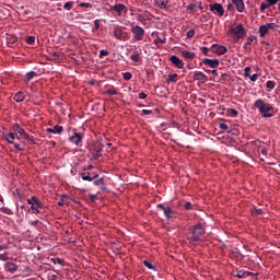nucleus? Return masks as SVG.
<instances>
[{
    "mask_svg": "<svg viewBox=\"0 0 280 280\" xmlns=\"http://www.w3.org/2000/svg\"><path fill=\"white\" fill-rule=\"evenodd\" d=\"M205 225L202 223L195 224L189 228L187 240L189 242H200L202 240V235H205Z\"/></svg>",
    "mask_w": 280,
    "mask_h": 280,
    "instance_id": "nucleus-1",
    "label": "nucleus"
},
{
    "mask_svg": "<svg viewBox=\"0 0 280 280\" xmlns=\"http://www.w3.org/2000/svg\"><path fill=\"white\" fill-rule=\"evenodd\" d=\"M228 34L229 36H231L234 43H240V39L246 36V28H244V24L240 23V24H236L235 26H232L228 31Z\"/></svg>",
    "mask_w": 280,
    "mask_h": 280,
    "instance_id": "nucleus-2",
    "label": "nucleus"
},
{
    "mask_svg": "<svg viewBox=\"0 0 280 280\" xmlns=\"http://www.w3.org/2000/svg\"><path fill=\"white\" fill-rule=\"evenodd\" d=\"M254 106L256 108H258L259 113H261V115H264V117H272V115L268 114L270 113V109L272 108V106H270V104H266V102H264V100H257L254 103Z\"/></svg>",
    "mask_w": 280,
    "mask_h": 280,
    "instance_id": "nucleus-3",
    "label": "nucleus"
},
{
    "mask_svg": "<svg viewBox=\"0 0 280 280\" xmlns=\"http://www.w3.org/2000/svg\"><path fill=\"white\" fill-rule=\"evenodd\" d=\"M110 12H115L117 16H126L128 14V7L124 3H117L114 5H110Z\"/></svg>",
    "mask_w": 280,
    "mask_h": 280,
    "instance_id": "nucleus-4",
    "label": "nucleus"
},
{
    "mask_svg": "<svg viewBox=\"0 0 280 280\" xmlns=\"http://www.w3.org/2000/svg\"><path fill=\"white\" fill-rule=\"evenodd\" d=\"M158 209H162V211H164V215L166 220H172L176 217V211H174L170 206H164L163 203H159Z\"/></svg>",
    "mask_w": 280,
    "mask_h": 280,
    "instance_id": "nucleus-5",
    "label": "nucleus"
},
{
    "mask_svg": "<svg viewBox=\"0 0 280 280\" xmlns=\"http://www.w3.org/2000/svg\"><path fill=\"white\" fill-rule=\"evenodd\" d=\"M131 32L136 40H143V36H145V30H143V27L136 25L131 27Z\"/></svg>",
    "mask_w": 280,
    "mask_h": 280,
    "instance_id": "nucleus-6",
    "label": "nucleus"
},
{
    "mask_svg": "<svg viewBox=\"0 0 280 280\" xmlns=\"http://www.w3.org/2000/svg\"><path fill=\"white\" fill-rule=\"evenodd\" d=\"M209 10L210 12H212L213 14H217L219 16H224V7H222V4L215 2L213 4L209 5Z\"/></svg>",
    "mask_w": 280,
    "mask_h": 280,
    "instance_id": "nucleus-7",
    "label": "nucleus"
},
{
    "mask_svg": "<svg viewBox=\"0 0 280 280\" xmlns=\"http://www.w3.org/2000/svg\"><path fill=\"white\" fill-rule=\"evenodd\" d=\"M84 139V133L82 132H73V135L69 138L70 143L74 145H82V140Z\"/></svg>",
    "mask_w": 280,
    "mask_h": 280,
    "instance_id": "nucleus-8",
    "label": "nucleus"
},
{
    "mask_svg": "<svg viewBox=\"0 0 280 280\" xmlns=\"http://www.w3.org/2000/svg\"><path fill=\"white\" fill-rule=\"evenodd\" d=\"M211 49H212L213 54H217V56H224V54H226V51H229L226 46H222V45H218V44H213Z\"/></svg>",
    "mask_w": 280,
    "mask_h": 280,
    "instance_id": "nucleus-9",
    "label": "nucleus"
},
{
    "mask_svg": "<svg viewBox=\"0 0 280 280\" xmlns=\"http://www.w3.org/2000/svg\"><path fill=\"white\" fill-rule=\"evenodd\" d=\"M80 176L82 180H88L89 183H92V180H95V178H100V174L91 172L80 173Z\"/></svg>",
    "mask_w": 280,
    "mask_h": 280,
    "instance_id": "nucleus-10",
    "label": "nucleus"
},
{
    "mask_svg": "<svg viewBox=\"0 0 280 280\" xmlns=\"http://www.w3.org/2000/svg\"><path fill=\"white\" fill-rule=\"evenodd\" d=\"M170 61L176 67V69H185V61L176 55L171 56Z\"/></svg>",
    "mask_w": 280,
    "mask_h": 280,
    "instance_id": "nucleus-11",
    "label": "nucleus"
},
{
    "mask_svg": "<svg viewBox=\"0 0 280 280\" xmlns=\"http://www.w3.org/2000/svg\"><path fill=\"white\" fill-rule=\"evenodd\" d=\"M203 65L210 67V69H218L220 67V60L206 58L202 60Z\"/></svg>",
    "mask_w": 280,
    "mask_h": 280,
    "instance_id": "nucleus-12",
    "label": "nucleus"
},
{
    "mask_svg": "<svg viewBox=\"0 0 280 280\" xmlns=\"http://www.w3.org/2000/svg\"><path fill=\"white\" fill-rule=\"evenodd\" d=\"M7 45L8 47H16V45H19V37L14 35H8Z\"/></svg>",
    "mask_w": 280,
    "mask_h": 280,
    "instance_id": "nucleus-13",
    "label": "nucleus"
},
{
    "mask_svg": "<svg viewBox=\"0 0 280 280\" xmlns=\"http://www.w3.org/2000/svg\"><path fill=\"white\" fill-rule=\"evenodd\" d=\"M114 36L117 40H124V38H126V36H124V28H121V26H115Z\"/></svg>",
    "mask_w": 280,
    "mask_h": 280,
    "instance_id": "nucleus-14",
    "label": "nucleus"
},
{
    "mask_svg": "<svg viewBox=\"0 0 280 280\" xmlns=\"http://www.w3.org/2000/svg\"><path fill=\"white\" fill-rule=\"evenodd\" d=\"M4 270H7V272H16L19 270V265L8 261L4 266Z\"/></svg>",
    "mask_w": 280,
    "mask_h": 280,
    "instance_id": "nucleus-15",
    "label": "nucleus"
},
{
    "mask_svg": "<svg viewBox=\"0 0 280 280\" xmlns=\"http://www.w3.org/2000/svg\"><path fill=\"white\" fill-rule=\"evenodd\" d=\"M62 126L56 125L54 128H47L46 132H49L50 135H62Z\"/></svg>",
    "mask_w": 280,
    "mask_h": 280,
    "instance_id": "nucleus-16",
    "label": "nucleus"
},
{
    "mask_svg": "<svg viewBox=\"0 0 280 280\" xmlns=\"http://www.w3.org/2000/svg\"><path fill=\"white\" fill-rule=\"evenodd\" d=\"M232 3H234V5L236 7L237 12H244V0H232Z\"/></svg>",
    "mask_w": 280,
    "mask_h": 280,
    "instance_id": "nucleus-17",
    "label": "nucleus"
},
{
    "mask_svg": "<svg viewBox=\"0 0 280 280\" xmlns=\"http://www.w3.org/2000/svg\"><path fill=\"white\" fill-rule=\"evenodd\" d=\"M180 54L186 60H194L196 58V54L188 50H182Z\"/></svg>",
    "mask_w": 280,
    "mask_h": 280,
    "instance_id": "nucleus-18",
    "label": "nucleus"
},
{
    "mask_svg": "<svg viewBox=\"0 0 280 280\" xmlns=\"http://www.w3.org/2000/svg\"><path fill=\"white\" fill-rule=\"evenodd\" d=\"M14 102L21 103V102H25V92H18L15 93V95L13 96Z\"/></svg>",
    "mask_w": 280,
    "mask_h": 280,
    "instance_id": "nucleus-19",
    "label": "nucleus"
},
{
    "mask_svg": "<svg viewBox=\"0 0 280 280\" xmlns=\"http://www.w3.org/2000/svg\"><path fill=\"white\" fill-rule=\"evenodd\" d=\"M167 84H176V82H178V73H171L168 74L167 79H166Z\"/></svg>",
    "mask_w": 280,
    "mask_h": 280,
    "instance_id": "nucleus-20",
    "label": "nucleus"
},
{
    "mask_svg": "<svg viewBox=\"0 0 280 280\" xmlns=\"http://www.w3.org/2000/svg\"><path fill=\"white\" fill-rule=\"evenodd\" d=\"M27 203L31 205V207H34V205L40 206V199L37 196H33L32 198L27 199Z\"/></svg>",
    "mask_w": 280,
    "mask_h": 280,
    "instance_id": "nucleus-21",
    "label": "nucleus"
},
{
    "mask_svg": "<svg viewBox=\"0 0 280 280\" xmlns=\"http://www.w3.org/2000/svg\"><path fill=\"white\" fill-rule=\"evenodd\" d=\"M253 275L250 271H237L236 277L237 279H246V277H253Z\"/></svg>",
    "mask_w": 280,
    "mask_h": 280,
    "instance_id": "nucleus-22",
    "label": "nucleus"
},
{
    "mask_svg": "<svg viewBox=\"0 0 280 280\" xmlns=\"http://www.w3.org/2000/svg\"><path fill=\"white\" fill-rule=\"evenodd\" d=\"M258 32H259L260 38H264V36H266V34H268L269 32L268 26L266 24L260 25Z\"/></svg>",
    "mask_w": 280,
    "mask_h": 280,
    "instance_id": "nucleus-23",
    "label": "nucleus"
},
{
    "mask_svg": "<svg viewBox=\"0 0 280 280\" xmlns=\"http://www.w3.org/2000/svg\"><path fill=\"white\" fill-rule=\"evenodd\" d=\"M194 80H198V81L207 80V74H205L201 71L195 72Z\"/></svg>",
    "mask_w": 280,
    "mask_h": 280,
    "instance_id": "nucleus-24",
    "label": "nucleus"
},
{
    "mask_svg": "<svg viewBox=\"0 0 280 280\" xmlns=\"http://www.w3.org/2000/svg\"><path fill=\"white\" fill-rule=\"evenodd\" d=\"M40 209H43V202L40 201H39V206L38 205L31 206V210L35 215H38V213H40Z\"/></svg>",
    "mask_w": 280,
    "mask_h": 280,
    "instance_id": "nucleus-25",
    "label": "nucleus"
},
{
    "mask_svg": "<svg viewBox=\"0 0 280 280\" xmlns=\"http://www.w3.org/2000/svg\"><path fill=\"white\" fill-rule=\"evenodd\" d=\"M5 141L8 143H14V140L16 139V133L14 132H9L8 135L4 136Z\"/></svg>",
    "mask_w": 280,
    "mask_h": 280,
    "instance_id": "nucleus-26",
    "label": "nucleus"
},
{
    "mask_svg": "<svg viewBox=\"0 0 280 280\" xmlns=\"http://www.w3.org/2000/svg\"><path fill=\"white\" fill-rule=\"evenodd\" d=\"M237 115H240L237 109H235V108H228L226 109V117H236Z\"/></svg>",
    "mask_w": 280,
    "mask_h": 280,
    "instance_id": "nucleus-27",
    "label": "nucleus"
},
{
    "mask_svg": "<svg viewBox=\"0 0 280 280\" xmlns=\"http://www.w3.org/2000/svg\"><path fill=\"white\" fill-rule=\"evenodd\" d=\"M34 78H36V72L31 71V72L26 73V75H25V82H26V84H27L31 80H33Z\"/></svg>",
    "mask_w": 280,
    "mask_h": 280,
    "instance_id": "nucleus-28",
    "label": "nucleus"
},
{
    "mask_svg": "<svg viewBox=\"0 0 280 280\" xmlns=\"http://www.w3.org/2000/svg\"><path fill=\"white\" fill-rule=\"evenodd\" d=\"M219 127L221 128V130H229V125H226L225 119H220L219 120Z\"/></svg>",
    "mask_w": 280,
    "mask_h": 280,
    "instance_id": "nucleus-29",
    "label": "nucleus"
},
{
    "mask_svg": "<svg viewBox=\"0 0 280 280\" xmlns=\"http://www.w3.org/2000/svg\"><path fill=\"white\" fill-rule=\"evenodd\" d=\"M155 5L160 8V10H165V8H167V1H155Z\"/></svg>",
    "mask_w": 280,
    "mask_h": 280,
    "instance_id": "nucleus-30",
    "label": "nucleus"
},
{
    "mask_svg": "<svg viewBox=\"0 0 280 280\" xmlns=\"http://www.w3.org/2000/svg\"><path fill=\"white\" fill-rule=\"evenodd\" d=\"M104 94L105 95H117V89H115V86H112L107 91H105Z\"/></svg>",
    "mask_w": 280,
    "mask_h": 280,
    "instance_id": "nucleus-31",
    "label": "nucleus"
},
{
    "mask_svg": "<svg viewBox=\"0 0 280 280\" xmlns=\"http://www.w3.org/2000/svg\"><path fill=\"white\" fill-rule=\"evenodd\" d=\"M130 59L132 60V62H141V55H139V52H136L131 55Z\"/></svg>",
    "mask_w": 280,
    "mask_h": 280,
    "instance_id": "nucleus-32",
    "label": "nucleus"
},
{
    "mask_svg": "<svg viewBox=\"0 0 280 280\" xmlns=\"http://www.w3.org/2000/svg\"><path fill=\"white\" fill-rule=\"evenodd\" d=\"M18 133L20 137H23V139H30V135H27V132H25V129H23V128H20L18 130Z\"/></svg>",
    "mask_w": 280,
    "mask_h": 280,
    "instance_id": "nucleus-33",
    "label": "nucleus"
},
{
    "mask_svg": "<svg viewBox=\"0 0 280 280\" xmlns=\"http://www.w3.org/2000/svg\"><path fill=\"white\" fill-rule=\"evenodd\" d=\"M143 266H145V268H149V270H156V267L148 260H143Z\"/></svg>",
    "mask_w": 280,
    "mask_h": 280,
    "instance_id": "nucleus-34",
    "label": "nucleus"
},
{
    "mask_svg": "<svg viewBox=\"0 0 280 280\" xmlns=\"http://www.w3.org/2000/svg\"><path fill=\"white\" fill-rule=\"evenodd\" d=\"M277 86V83L275 81H267L266 88L272 91Z\"/></svg>",
    "mask_w": 280,
    "mask_h": 280,
    "instance_id": "nucleus-35",
    "label": "nucleus"
},
{
    "mask_svg": "<svg viewBox=\"0 0 280 280\" xmlns=\"http://www.w3.org/2000/svg\"><path fill=\"white\" fill-rule=\"evenodd\" d=\"M270 5H272V4H270V2H268V3L262 2L260 4V12H266V10H268V8H270Z\"/></svg>",
    "mask_w": 280,
    "mask_h": 280,
    "instance_id": "nucleus-36",
    "label": "nucleus"
},
{
    "mask_svg": "<svg viewBox=\"0 0 280 280\" xmlns=\"http://www.w3.org/2000/svg\"><path fill=\"white\" fill-rule=\"evenodd\" d=\"M94 185L96 187H102L104 185V178H95L94 179Z\"/></svg>",
    "mask_w": 280,
    "mask_h": 280,
    "instance_id": "nucleus-37",
    "label": "nucleus"
},
{
    "mask_svg": "<svg viewBox=\"0 0 280 280\" xmlns=\"http://www.w3.org/2000/svg\"><path fill=\"white\" fill-rule=\"evenodd\" d=\"M253 145H255L256 148H258V150L265 145L266 143L261 142V140H254L253 142Z\"/></svg>",
    "mask_w": 280,
    "mask_h": 280,
    "instance_id": "nucleus-38",
    "label": "nucleus"
},
{
    "mask_svg": "<svg viewBox=\"0 0 280 280\" xmlns=\"http://www.w3.org/2000/svg\"><path fill=\"white\" fill-rule=\"evenodd\" d=\"M0 211H2V213H5L7 215H12V209L8 207H2Z\"/></svg>",
    "mask_w": 280,
    "mask_h": 280,
    "instance_id": "nucleus-39",
    "label": "nucleus"
},
{
    "mask_svg": "<svg viewBox=\"0 0 280 280\" xmlns=\"http://www.w3.org/2000/svg\"><path fill=\"white\" fill-rule=\"evenodd\" d=\"M65 10H73V1L66 2L63 4Z\"/></svg>",
    "mask_w": 280,
    "mask_h": 280,
    "instance_id": "nucleus-40",
    "label": "nucleus"
},
{
    "mask_svg": "<svg viewBox=\"0 0 280 280\" xmlns=\"http://www.w3.org/2000/svg\"><path fill=\"white\" fill-rule=\"evenodd\" d=\"M257 40V37L255 35H252L247 38L245 45H253V42Z\"/></svg>",
    "mask_w": 280,
    "mask_h": 280,
    "instance_id": "nucleus-41",
    "label": "nucleus"
},
{
    "mask_svg": "<svg viewBox=\"0 0 280 280\" xmlns=\"http://www.w3.org/2000/svg\"><path fill=\"white\" fill-rule=\"evenodd\" d=\"M26 43H27V45H34V43H36V37L27 36L26 37Z\"/></svg>",
    "mask_w": 280,
    "mask_h": 280,
    "instance_id": "nucleus-42",
    "label": "nucleus"
},
{
    "mask_svg": "<svg viewBox=\"0 0 280 280\" xmlns=\"http://www.w3.org/2000/svg\"><path fill=\"white\" fill-rule=\"evenodd\" d=\"M267 26V30H277V27H279V25H277L276 23H267L265 24Z\"/></svg>",
    "mask_w": 280,
    "mask_h": 280,
    "instance_id": "nucleus-43",
    "label": "nucleus"
},
{
    "mask_svg": "<svg viewBox=\"0 0 280 280\" xmlns=\"http://www.w3.org/2000/svg\"><path fill=\"white\" fill-rule=\"evenodd\" d=\"M261 152L262 156H268V149H266V144L258 149Z\"/></svg>",
    "mask_w": 280,
    "mask_h": 280,
    "instance_id": "nucleus-44",
    "label": "nucleus"
},
{
    "mask_svg": "<svg viewBox=\"0 0 280 280\" xmlns=\"http://www.w3.org/2000/svg\"><path fill=\"white\" fill-rule=\"evenodd\" d=\"M187 38H194L196 36V31L195 30H189L186 34Z\"/></svg>",
    "mask_w": 280,
    "mask_h": 280,
    "instance_id": "nucleus-45",
    "label": "nucleus"
},
{
    "mask_svg": "<svg viewBox=\"0 0 280 280\" xmlns=\"http://www.w3.org/2000/svg\"><path fill=\"white\" fill-rule=\"evenodd\" d=\"M8 259H10V257H8V253L0 254L1 261H8Z\"/></svg>",
    "mask_w": 280,
    "mask_h": 280,
    "instance_id": "nucleus-46",
    "label": "nucleus"
},
{
    "mask_svg": "<svg viewBox=\"0 0 280 280\" xmlns=\"http://www.w3.org/2000/svg\"><path fill=\"white\" fill-rule=\"evenodd\" d=\"M165 40H166V38H161V37H156L155 39H154V44L155 45H159V43H161L162 45L165 43Z\"/></svg>",
    "mask_w": 280,
    "mask_h": 280,
    "instance_id": "nucleus-47",
    "label": "nucleus"
},
{
    "mask_svg": "<svg viewBox=\"0 0 280 280\" xmlns=\"http://www.w3.org/2000/svg\"><path fill=\"white\" fill-rule=\"evenodd\" d=\"M122 78H124V80H132V73H130V72H125V73L122 74Z\"/></svg>",
    "mask_w": 280,
    "mask_h": 280,
    "instance_id": "nucleus-48",
    "label": "nucleus"
},
{
    "mask_svg": "<svg viewBox=\"0 0 280 280\" xmlns=\"http://www.w3.org/2000/svg\"><path fill=\"white\" fill-rule=\"evenodd\" d=\"M244 77H245V78H250V67H246V68L244 69Z\"/></svg>",
    "mask_w": 280,
    "mask_h": 280,
    "instance_id": "nucleus-49",
    "label": "nucleus"
},
{
    "mask_svg": "<svg viewBox=\"0 0 280 280\" xmlns=\"http://www.w3.org/2000/svg\"><path fill=\"white\" fill-rule=\"evenodd\" d=\"M184 208L186 209V211H191V209H194V206L191 205V202L187 201Z\"/></svg>",
    "mask_w": 280,
    "mask_h": 280,
    "instance_id": "nucleus-50",
    "label": "nucleus"
},
{
    "mask_svg": "<svg viewBox=\"0 0 280 280\" xmlns=\"http://www.w3.org/2000/svg\"><path fill=\"white\" fill-rule=\"evenodd\" d=\"M248 78H249L250 82H257V78H259V74H257V73H255L253 75L249 74Z\"/></svg>",
    "mask_w": 280,
    "mask_h": 280,
    "instance_id": "nucleus-51",
    "label": "nucleus"
},
{
    "mask_svg": "<svg viewBox=\"0 0 280 280\" xmlns=\"http://www.w3.org/2000/svg\"><path fill=\"white\" fill-rule=\"evenodd\" d=\"M80 8H93V4H91L89 2H81Z\"/></svg>",
    "mask_w": 280,
    "mask_h": 280,
    "instance_id": "nucleus-52",
    "label": "nucleus"
},
{
    "mask_svg": "<svg viewBox=\"0 0 280 280\" xmlns=\"http://www.w3.org/2000/svg\"><path fill=\"white\" fill-rule=\"evenodd\" d=\"M141 115H142V117L145 116V115H152V110H150V109H142Z\"/></svg>",
    "mask_w": 280,
    "mask_h": 280,
    "instance_id": "nucleus-53",
    "label": "nucleus"
},
{
    "mask_svg": "<svg viewBox=\"0 0 280 280\" xmlns=\"http://www.w3.org/2000/svg\"><path fill=\"white\" fill-rule=\"evenodd\" d=\"M139 100H145L148 97V94H145L144 92H141L138 94Z\"/></svg>",
    "mask_w": 280,
    "mask_h": 280,
    "instance_id": "nucleus-54",
    "label": "nucleus"
},
{
    "mask_svg": "<svg viewBox=\"0 0 280 280\" xmlns=\"http://www.w3.org/2000/svg\"><path fill=\"white\" fill-rule=\"evenodd\" d=\"M104 56H108V50H101L100 58H104Z\"/></svg>",
    "mask_w": 280,
    "mask_h": 280,
    "instance_id": "nucleus-55",
    "label": "nucleus"
},
{
    "mask_svg": "<svg viewBox=\"0 0 280 280\" xmlns=\"http://www.w3.org/2000/svg\"><path fill=\"white\" fill-rule=\"evenodd\" d=\"M51 261H54V264H65V260L60 259V258H57V259H51Z\"/></svg>",
    "mask_w": 280,
    "mask_h": 280,
    "instance_id": "nucleus-56",
    "label": "nucleus"
},
{
    "mask_svg": "<svg viewBox=\"0 0 280 280\" xmlns=\"http://www.w3.org/2000/svg\"><path fill=\"white\" fill-rule=\"evenodd\" d=\"M267 2L269 3V5H277V3H279V0H267Z\"/></svg>",
    "mask_w": 280,
    "mask_h": 280,
    "instance_id": "nucleus-57",
    "label": "nucleus"
},
{
    "mask_svg": "<svg viewBox=\"0 0 280 280\" xmlns=\"http://www.w3.org/2000/svg\"><path fill=\"white\" fill-rule=\"evenodd\" d=\"M94 30H100V20L94 21Z\"/></svg>",
    "mask_w": 280,
    "mask_h": 280,
    "instance_id": "nucleus-58",
    "label": "nucleus"
},
{
    "mask_svg": "<svg viewBox=\"0 0 280 280\" xmlns=\"http://www.w3.org/2000/svg\"><path fill=\"white\" fill-rule=\"evenodd\" d=\"M201 51H202V54H205V56H209V48L202 47Z\"/></svg>",
    "mask_w": 280,
    "mask_h": 280,
    "instance_id": "nucleus-59",
    "label": "nucleus"
},
{
    "mask_svg": "<svg viewBox=\"0 0 280 280\" xmlns=\"http://www.w3.org/2000/svg\"><path fill=\"white\" fill-rule=\"evenodd\" d=\"M15 150H19V152H23V148H21V144L14 143Z\"/></svg>",
    "mask_w": 280,
    "mask_h": 280,
    "instance_id": "nucleus-60",
    "label": "nucleus"
},
{
    "mask_svg": "<svg viewBox=\"0 0 280 280\" xmlns=\"http://www.w3.org/2000/svg\"><path fill=\"white\" fill-rule=\"evenodd\" d=\"M13 130H15L16 132H19V130H21V126H19V124H14L13 125Z\"/></svg>",
    "mask_w": 280,
    "mask_h": 280,
    "instance_id": "nucleus-61",
    "label": "nucleus"
},
{
    "mask_svg": "<svg viewBox=\"0 0 280 280\" xmlns=\"http://www.w3.org/2000/svg\"><path fill=\"white\" fill-rule=\"evenodd\" d=\"M90 199H91L92 201L97 200V195H90Z\"/></svg>",
    "mask_w": 280,
    "mask_h": 280,
    "instance_id": "nucleus-62",
    "label": "nucleus"
},
{
    "mask_svg": "<svg viewBox=\"0 0 280 280\" xmlns=\"http://www.w3.org/2000/svg\"><path fill=\"white\" fill-rule=\"evenodd\" d=\"M194 8H196V4L191 3V4L188 5L187 9H188V10H194Z\"/></svg>",
    "mask_w": 280,
    "mask_h": 280,
    "instance_id": "nucleus-63",
    "label": "nucleus"
},
{
    "mask_svg": "<svg viewBox=\"0 0 280 280\" xmlns=\"http://www.w3.org/2000/svg\"><path fill=\"white\" fill-rule=\"evenodd\" d=\"M210 73H212V75L218 77V70H211Z\"/></svg>",
    "mask_w": 280,
    "mask_h": 280,
    "instance_id": "nucleus-64",
    "label": "nucleus"
}]
</instances>
